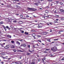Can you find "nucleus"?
<instances>
[{
    "instance_id": "nucleus-13",
    "label": "nucleus",
    "mask_w": 64,
    "mask_h": 64,
    "mask_svg": "<svg viewBox=\"0 0 64 64\" xmlns=\"http://www.w3.org/2000/svg\"><path fill=\"white\" fill-rule=\"evenodd\" d=\"M31 64H35V62H32L31 63Z\"/></svg>"
},
{
    "instance_id": "nucleus-41",
    "label": "nucleus",
    "mask_w": 64,
    "mask_h": 64,
    "mask_svg": "<svg viewBox=\"0 0 64 64\" xmlns=\"http://www.w3.org/2000/svg\"><path fill=\"white\" fill-rule=\"evenodd\" d=\"M50 50V49H46V50H48H48Z\"/></svg>"
},
{
    "instance_id": "nucleus-29",
    "label": "nucleus",
    "mask_w": 64,
    "mask_h": 64,
    "mask_svg": "<svg viewBox=\"0 0 64 64\" xmlns=\"http://www.w3.org/2000/svg\"><path fill=\"white\" fill-rule=\"evenodd\" d=\"M44 53H46L47 52L46 51H44Z\"/></svg>"
},
{
    "instance_id": "nucleus-2",
    "label": "nucleus",
    "mask_w": 64,
    "mask_h": 64,
    "mask_svg": "<svg viewBox=\"0 0 64 64\" xmlns=\"http://www.w3.org/2000/svg\"><path fill=\"white\" fill-rule=\"evenodd\" d=\"M9 48V45L6 46L4 47V48H5V49H8Z\"/></svg>"
},
{
    "instance_id": "nucleus-6",
    "label": "nucleus",
    "mask_w": 64,
    "mask_h": 64,
    "mask_svg": "<svg viewBox=\"0 0 64 64\" xmlns=\"http://www.w3.org/2000/svg\"><path fill=\"white\" fill-rule=\"evenodd\" d=\"M18 23L19 24H22V22L21 21L19 22H18Z\"/></svg>"
},
{
    "instance_id": "nucleus-7",
    "label": "nucleus",
    "mask_w": 64,
    "mask_h": 64,
    "mask_svg": "<svg viewBox=\"0 0 64 64\" xmlns=\"http://www.w3.org/2000/svg\"><path fill=\"white\" fill-rule=\"evenodd\" d=\"M8 38H11V36L9 35H8Z\"/></svg>"
},
{
    "instance_id": "nucleus-27",
    "label": "nucleus",
    "mask_w": 64,
    "mask_h": 64,
    "mask_svg": "<svg viewBox=\"0 0 64 64\" xmlns=\"http://www.w3.org/2000/svg\"><path fill=\"white\" fill-rule=\"evenodd\" d=\"M16 20H14L13 21V22H14V23H16Z\"/></svg>"
},
{
    "instance_id": "nucleus-43",
    "label": "nucleus",
    "mask_w": 64,
    "mask_h": 64,
    "mask_svg": "<svg viewBox=\"0 0 64 64\" xmlns=\"http://www.w3.org/2000/svg\"><path fill=\"white\" fill-rule=\"evenodd\" d=\"M19 40L20 41H22V40Z\"/></svg>"
},
{
    "instance_id": "nucleus-55",
    "label": "nucleus",
    "mask_w": 64,
    "mask_h": 64,
    "mask_svg": "<svg viewBox=\"0 0 64 64\" xmlns=\"http://www.w3.org/2000/svg\"><path fill=\"white\" fill-rule=\"evenodd\" d=\"M42 44V45H45V44H44L43 43Z\"/></svg>"
},
{
    "instance_id": "nucleus-51",
    "label": "nucleus",
    "mask_w": 64,
    "mask_h": 64,
    "mask_svg": "<svg viewBox=\"0 0 64 64\" xmlns=\"http://www.w3.org/2000/svg\"><path fill=\"white\" fill-rule=\"evenodd\" d=\"M46 17H49V16H46Z\"/></svg>"
},
{
    "instance_id": "nucleus-24",
    "label": "nucleus",
    "mask_w": 64,
    "mask_h": 64,
    "mask_svg": "<svg viewBox=\"0 0 64 64\" xmlns=\"http://www.w3.org/2000/svg\"><path fill=\"white\" fill-rule=\"evenodd\" d=\"M24 46L25 47L26 46V45L25 44H24Z\"/></svg>"
},
{
    "instance_id": "nucleus-61",
    "label": "nucleus",
    "mask_w": 64,
    "mask_h": 64,
    "mask_svg": "<svg viewBox=\"0 0 64 64\" xmlns=\"http://www.w3.org/2000/svg\"><path fill=\"white\" fill-rule=\"evenodd\" d=\"M36 45H37V46H39V45H38V44H36Z\"/></svg>"
},
{
    "instance_id": "nucleus-22",
    "label": "nucleus",
    "mask_w": 64,
    "mask_h": 64,
    "mask_svg": "<svg viewBox=\"0 0 64 64\" xmlns=\"http://www.w3.org/2000/svg\"><path fill=\"white\" fill-rule=\"evenodd\" d=\"M60 11L61 12H63V9H61L60 10Z\"/></svg>"
},
{
    "instance_id": "nucleus-8",
    "label": "nucleus",
    "mask_w": 64,
    "mask_h": 64,
    "mask_svg": "<svg viewBox=\"0 0 64 64\" xmlns=\"http://www.w3.org/2000/svg\"><path fill=\"white\" fill-rule=\"evenodd\" d=\"M36 36V34H32V36H33V37H35V36Z\"/></svg>"
},
{
    "instance_id": "nucleus-9",
    "label": "nucleus",
    "mask_w": 64,
    "mask_h": 64,
    "mask_svg": "<svg viewBox=\"0 0 64 64\" xmlns=\"http://www.w3.org/2000/svg\"><path fill=\"white\" fill-rule=\"evenodd\" d=\"M6 28H7V29H9V30H10V28H9V27H8V26H6Z\"/></svg>"
},
{
    "instance_id": "nucleus-25",
    "label": "nucleus",
    "mask_w": 64,
    "mask_h": 64,
    "mask_svg": "<svg viewBox=\"0 0 64 64\" xmlns=\"http://www.w3.org/2000/svg\"><path fill=\"white\" fill-rule=\"evenodd\" d=\"M24 44H21L20 45V46H24Z\"/></svg>"
},
{
    "instance_id": "nucleus-31",
    "label": "nucleus",
    "mask_w": 64,
    "mask_h": 64,
    "mask_svg": "<svg viewBox=\"0 0 64 64\" xmlns=\"http://www.w3.org/2000/svg\"><path fill=\"white\" fill-rule=\"evenodd\" d=\"M38 41H39V42H40V43H41V40H38Z\"/></svg>"
},
{
    "instance_id": "nucleus-5",
    "label": "nucleus",
    "mask_w": 64,
    "mask_h": 64,
    "mask_svg": "<svg viewBox=\"0 0 64 64\" xmlns=\"http://www.w3.org/2000/svg\"><path fill=\"white\" fill-rule=\"evenodd\" d=\"M28 10H30V11H31V10L32 11V8H28Z\"/></svg>"
},
{
    "instance_id": "nucleus-11",
    "label": "nucleus",
    "mask_w": 64,
    "mask_h": 64,
    "mask_svg": "<svg viewBox=\"0 0 64 64\" xmlns=\"http://www.w3.org/2000/svg\"><path fill=\"white\" fill-rule=\"evenodd\" d=\"M24 34H26V35H28V33L27 32H25Z\"/></svg>"
},
{
    "instance_id": "nucleus-17",
    "label": "nucleus",
    "mask_w": 64,
    "mask_h": 64,
    "mask_svg": "<svg viewBox=\"0 0 64 64\" xmlns=\"http://www.w3.org/2000/svg\"><path fill=\"white\" fill-rule=\"evenodd\" d=\"M4 30H5L6 31V27H5V26H4Z\"/></svg>"
},
{
    "instance_id": "nucleus-12",
    "label": "nucleus",
    "mask_w": 64,
    "mask_h": 64,
    "mask_svg": "<svg viewBox=\"0 0 64 64\" xmlns=\"http://www.w3.org/2000/svg\"><path fill=\"white\" fill-rule=\"evenodd\" d=\"M36 10V9H35L34 8H32V11H35Z\"/></svg>"
},
{
    "instance_id": "nucleus-21",
    "label": "nucleus",
    "mask_w": 64,
    "mask_h": 64,
    "mask_svg": "<svg viewBox=\"0 0 64 64\" xmlns=\"http://www.w3.org/2000/svg\"><path fill=\"white\" fill-rule=\"evenodd\" d=\"M13 50L14 51V52H16L17 51L16 50Z\"/></svg>"
},
{
    "instance_id": "nucleus-53",
    "label": "nucleus",
    "mask_w": 64,
    "mask_h": 64,
    "mask_svg": "<svg viewBox=\"0 0 64 64\" xmlns=\"http://www.w3.org/2000/svg\"><path fill=\"white\" fill-rule=\"evenodd\" d=\"M18 51V52H22L21 50H19Z\"/></svg>"
},
{
    "instance_id": "nucleus-3",
    "label": "nucleus",
    "mask_w": 64,
    "mask_h": 64,
    "mask_svg": "<svg viewBox=\"0 0 64 64\" xmlns=\"http://www.w3.org/2000/svg\"><path fill=\"white\" fill-rule=\"evenodd\" d=\"M42 34H43V35H46L47 34L48 32H44L42 33Z\"/></svg>"
},
{
    "instance_id": "nucleus-28",
    "label": "nucleus",
    "mask_w": 64,
    "mask_h": 64,
    "mask_svg": "<svg viewBox=\"0 0 64 64\" xmlns=\"http://www.w3.org/2000/svg\"><path fill=\"white\" fill-rule=\"evenodd\" d=\"M47 41H49L50 42H51V41H50V39L48 40Z\"/></svg>"
},
{
    "instance_id": "nucleus-60",
    "label": "nucleus",
    "mask_w": 64,
    "mask_h": 64,
    "mask_svg": "<svg viewBox=\"0 0 64 64\" xmlns=\"http://www.w3.org/2000/svg\"><path fill=\"white\" fill-rule=\"evenodd\" d=\"M56 21H58V19H56Z\"/></svg>"
},
{
    "instance_id": "nucleus-49",
    "label": "nucleus",
    "mask_w": 64,
    "mask_h": 64,
    "mask_svg": "<svg viewBox=\"0 0 64 64\" xmlns=\"http://www.w3.org/2000/svg\"><path fill=\"white\" fill-rule=\"evenodd\" d=\"M52 5H53V4H51L50 6H52Z\"/></svg>"
},
{
    "instance_id": "nucleus-52",
    "label": "nucleus",
    "mask_w": 64,
    "mask_h": 64,
    "mask_svg": "<svg viewBox=\"0 0 64 64\" xmlns=\"http://www.w3.org/2000/svg\"><path fill=\"white\" fill-rule=\"evenodd\" d=\"M4 61L5 62H8V61H7V60H4Z\"/></svg>"
},
{
    "instance_id": "nucleus-56",
    "label": "nucleus",
    "mask_w": 64,
    "mask_h": 64,
    "mask_svg": "<svg viewBox=\"0 0 64 64\" xmlns=\"http://www.w3.org/2000/svg\"><path fill=\"white\" fill-rule=\"evenodd\" d=\"M39 9H40V10H42V8H39Z\"/></svg>"
},
{
    "instance_id": "nucleus-42",
    "label": "nucleus",
    "mask_w": 64,
    "mask_h": 64,
    "mask_svg": "<svg viewBox=\"0 0 64 64\" xmlns=\"http://www.w3.org/2000/svg\"><path fill=\"white\" fill-rule=\"evenodd\" d=\"M62 60H64V58H62Z\"/></svg>"
},
{
    "instance_id": "nucleus-30",
    "label": "nucleus",
    "mask_w": 64,
    "mask_h": 64,
    "mask_svg": "<svg viewBox=\"0 0 64 64\" xmlns=\"http://www.w3.org/2000/svg\"><path fill=\"white\" fill-rule=\"evenodd\" d=\"M35 4L36 5V6H38V4L37 3H35Z\"/></svg>"
},
{
    "instance_id": "nucleus-59",
    "label": "nucleus",
    "mask_w": 64,
    "mask_h": 64,
    "mask_svg": "<svg viewBox=\"0 0 64 64\" xmlns=\"http://www.w3.org/2000/svg\"><path fill=\"white\" fill-rule=\"evenodd\" d=\"M56 21H54V22H55V23H56Z\"/></svg>"
},
{
    "instance_id": "nucleus-16",
    "label": "nucleus",
    "mask_w": 64,
    "mask_h": 64,
    "mask_svg": "<svg viewBox=\"0 0 64 64\" xmlns=\"http://www.w3.org/2000/svg\"><path fill=\"white\" fill-rule=\"evenodd\" d=\"M20 16L21 18H23V16L22 14L20 15Z\"/></svg>"
},
{
    "instance_id": "nucleus-40",
    "label": "nucleus",
    "mask_w": 64,
    "mask_h": 64,
    "mask_svg": "<svg viewBox=\"0 0 64 64\" xmlns=\"http://www.w3.org/2000/svg\"><path fill=\"white\" fill-rule=\"evenodd\" d=\"M49 1L50 2H52V0H49Z\"/></svg>"
},
{
    "instance_id": "nucleus-23",
    "label": "nucleus",
    "mask_w": 64,
    "mask_h": 64,
    "mask_svg": "<svg viewBox=\"0 0 64 64\" xmlns=\"http://www.w3.org/2000/svg\"><path fill=\"white\" fill-rule=\"evenodd\" d=\"M37 37H41V36L37 35Z\"/></svg>"
},
{
    "instance_id": "nucleus-35",
    "label": "nucleus",
    "mask_w": 64,
    "mask_h": 64,
    "mask_svg": "<svg viewBox=\"0 0 64 64\" xmlns=\"http://www.w3.org/2000/svg\"><path fill=\"white\" fill-rule=\"evenodd\" d=\"M56 3H59V1H56Z\"/></svg>"
},
{
    "instance_id": "nucleus-20",
    "label": "nucleus",
    "mask_w": 64,
    "mask_h": 64,
    "mask_svg": "<svg viewBox=\"0 0 64 64\" xmlns=\"http://www.w3.org/2000/svg\"><path fill=\"white\" fill-rule=\"evenodd\" d=\"M45 12L46 13H48V11L47 10H45Z\"/></svg>"
},
{
    "instance_id": "nucleus-4",
    "label": "nucleus",
    "mask_w": 64,
    "mask_h": 64,
    "mask_svg": "<svg viewBox=\"0 0 64 64\" xmlns=\"http://www.w3.org/2000/svg\"><path fill=\"white\" fill-rule=\"evenodd\" d=\"M10 47V48H15L14 46L13 45H12Z\"/></svg>"
},
{
    "instance_id": "nucleus-19",
    "label": "nucleus",
    "mask_w": 64,
    "mask_h": 64,
    "mask_svg": "<svg viewBox=\"0 0 64 64\" xmlns=\"http://www.w3.org/2000/svg\"><path fill=\"white\" fill-rule=\"evenodd\" d=\"M30 53H28L27 54V55H30Z\"/></svg>"
},
{
    "instance_id": "nucleus-37",
    "label": "nucleus",
    "mask_w": 64,
    "mask_h": 64,
    "mask_svg": "<svg viewBox=\"0 0 64 64\" xmlns=\"http://www.w3.org/2000/svg\"><path fill=\"white\" fill-rule=\"evenodd\" d=\"M26 17H29V16L28 15H27L26 16Z\"/></svg>"
},
{
    "instance_id": "nucleus-26",
    "label": "nucleus",
    "mask_w": 64,
    "mask_h": 64,
    "mask_svg": "<svg viewBox=\"0 0 64 64\" xmlns=\"http://www.w3.org/2000/svg\"><path fill=\"white\" fill-rule=\"evenodd\" d=\"M11 42L12 43H14V42L13 41H11Z\"/></svg>"
},
{
    "instance_id": "nucleus-45",
    "label": "nucleus",
    "mask_w": 64,
    "mask_h": 64,
    "mask_svg": "<svg viewBox=\"0 0 64 64\" xmlns=\"http://www.w3.org/2000/svg\"><path fill=\"white\" fill-rule=\"evenodd\" d=\"M23 18V19H24V20H25V19H26V18Z\"/></svg>"
},
{
    "instance_id": "nucleus-32",
    "label": "nucleus",
    "mask_w": 64,
    "mask_h": 64,
    "mask_svg": "<svg viewBox=\"0 0 64 64\" xmlns=\"http://www.w3.org/2000/svg\"><path fill=\"white\" fill-rule=\"evenodd\" d=\"M34 21L35 22H37V20H34Z\"/></svg>"
},
{
    "instance_id": "nucleus-63",
    "label": "nucleus",
    "mask_w": 64,
    "mask_h": 64,
    "mask_svg": "<svg viewBox=\"0 0 64 64\" xmlns=\"http://www.w3.org/2000/svg\"><path fill=\"white\" fill-rule=\"evenodd\" d=\"M2 5H4V4H2Z\"/></svg>"
},
{
    "instance_id": "nucleus-38",
    "label": "nucleus",
    "mask_w": 64,
    "mask_h": 64,
    "mask_svg": "<svg viewBox=\"0 0 64 64\" xmlns=\"http://www.w3.org/2000/svg\"><path fill=\"white\" fill-rule=\"evenodd\" d=\"M3 44H1V46H2V47H4V46H3Z\"/></svg>"
},
{
    "instance_id": "nucleus-58",
    "label": "nucleus",
    "mask_w": 64,
    "mask_h": 64,
    "mask_svg": "<svg viewBox=\"0 0 64 64\" xmlns=\"http://www.w3.org/2000/svg\"><path fill=\"white\" fill-rule=\"evenodd\" d=\"M8 21V22H10L11 23V21H10V20Z\"/></svg>"
},
{
    "instance_id": "nucleus-10",
    "label": "nucleus",
    "mask_w": 64,
    "mask_h": 64,
    "mask_svg": "<svg viewBox=\"0 0 64 64\" xmlns=\"http://www.w3.org/2000/svg\"><path fill=\"white\" fill-rule=\"evenodd\" d=\"M17 44H18L19 45H20V43L19 42H18V41H17L16 42Z\"/></svg>"
},
{
    "instance_id": "nucleus-34",
    "label": "nucleus",
    "mask_w": 64,
    "mask_h": 64,
    "mask_svg": "<svg viewBox=\"0 0 64 64\" xmlns=\"http://www.w3.org/2000/svg\"><path fill=\"white\" fill-rule=\"evenodd\" d=\"M28 48H30V45H28Z\"/></svg>"
},
{
    "instance_id": "nucleus-33",
    "label": "nucleus",
    "mask_w": 64,
    "mask_h": 64,
    "mask_svg": "<svg viewBox=\"0 0 64 64\" xmlns=\"http://www.w3.org/2000/svg\"><path fill=\"white\" fill-rule=\"evenodd\" d=\"M24 31H23V30L22 31V33H24Z\"/></svg>"
},
{
    "instance_id": "nucleus-15",
    "label": "nucleus",
    "mask_w": 64,
    "mask_h": 64,
    "mask_svg": "<svg viewBox=\"0 0 64 64\" xmlns=\"http://www.w3.org/2000/svg\"><path fill=\"white\" fill-rule=\"evenodd\" d=\"M3 24V22H0V24Z\"/></svg>"
},
{
    "instance_id": "nucleus-46",
    "label": "nucleus",
    "mask_w": 64,
    "mask_h": 64,
    "mask_svg": "<svg viewBox=\"0 0 64 64\" xmlns=\"http://www.w3.org/2000/svg\"><path fill=\"white\" fill-rule=\"evenodd\" d=\"M18 4L19 5H20V3H18Z\"/></svg>"
},
{
    "instance_id": "nucleus-48",
    "label": "nucleus",
    "mask_w": 64,
    "mask_h": 64,
    "mask_svg": "<svg viewBox=\"0 0 64 64\" xmlns=\"http://www.w3.org/2000/svg\"><path fill=\"white\" fill-rule=\"evenodd\" d=\"M52 22H50V24L51 25H52Z\"/></svg>"
},
{
    "instance_id": "nucleus-57",
    "label": "nucleus",
    "mask_w": 64,
    "mask_h": 64,
    "mask_svg": "<svg viewBox=\"0 0 64 64\" xmlns=\"http://www.w3.org/2000/svg\"><path fill=\"white\" fill-rule=\"evenodd\" d=\"M30 52L31 53L32 52V51H30Z\"/></svg>"
},
{
    "instance_id": "nucleus-47",
    "label": "nucleus",
    "mask_w": 64,
    "mask_h": 64,
    "mask_svg": "<svg viewBox=\"0 0 64 64\" xmlns=\"http://www.w3.org/2000/svg\"><path fill=\"white\" fill-rule=\"evenodd\" d=\"M16 15H17V16H18V15H19V14H16Z\"/></svg>"
},
{
    "instance_id": "nucleus-36",
    "label": "nucleus",
    "mask_w": 64,
    "mask_h": 64,
    "mask_svg": "<svg viewBox=\"0 0 64 64\" xmlns=\"http://www.w3.org/2000/svg\"><path fill=\"white\" fill-rule=\"evenodd\" d=\"M60 5H62V3L61 2H60Z\"/></svg>"
},
{
    "instance_id": "nucleus-64",
    "label": "nucleus",
    "mask_w": 64,
    "mask_h": 64,
    "mask_svg": "<svg viewBox=\"0 0 64 64\" xmlns=\"http://www.w3.org/2000/svg\"><path fill=\"white\" fill-rule=\"evenodd\" d=\"M20 64H22V62H20Z\"/></svg>"
},
{
    "instance_id": "nucleus-1",
    "label": "nucleus",
    "mask_w": 64,
    "mask_h": 64,
    "mask_svg": "<svg viewBox=\"0 0 64 64\" xmlns=\"http://www.w3.org/2000/svg\"><path fill=\"white\" fill-rule=\"evenodd\" d=\"M56 48L55 46H54L53 48H51V50L55 52V51H56Z\"/></svg>"
},
{
    "instance_id": "nucleus-54",
    "label": "nucleus",
    "mask_w": 64,
    "mask_h": 64,
    "mask_svg": "<svg viewBox=\"0 0 64 64\" xmlns=\"http://www.w3.org/2000/svg\"><path fill=\"white\" fill-rule=\"evenodd\" d=\"M16 0V1H20V0Z\"/></svg>"
},
{
    "instance_id": "nucleus-50",
    "label": "nucleus",
    "mask_w": 64,
    "mask_h": 64,
    "mask_svg": "<svg viewBox=\"0 0 64 64\" xmlns=\"http://www.w3.org/2000/svg\"><path fill=\"white\" fill-rule=\"evenodd\" d=\"M1 63H2V64H3V63H4V62H2Z\"/></svg>"
},
{
    "instance_id": "nucleus-44",
    "label": "nucleus",
    "mask_w": 64,
    "mask_h": 64,
    "mask_svg": "<svg viewBox=\"0 0 64 64\" xmlns=\"http://www.w3.org/2000/svg\"><path fill=\"white\" fill-rule=\"evenodd\" d=\"M52 31V30H50V32H51Z\"/></svg>"
},
{
    "instance_id": "nucleus-39",
    "label": "nucleus",
    "mask_w": 64,
    "mask_h": 64,
    "mask_svg": "<svg viewBox=\"0 0 64 64\" xmlns=\"http://www.w3.org/2000/svg\"><path fill=\"white\" fill-rule=\"evenodd\" d=\"M61 20H64V18H61Z\"/></svg>"
},
{
    "instance_id": "nucleus-62",
    "label": "nucleus",
    "mask_w": 64,
    "mask_h": 64,
    "mask_svg": "<svg viewBox=\"0 0 64 64\" xmlns=\"http://www.w3.org/2000/svg\"><path fill=\"white\" fill-rule=\"evenodd\" d=\"M5 44V43H4L2 44H3V45H4V44Z\"/></svg>"
},
{
    "instance_id": "nucleus-18",
    "label": "nucleus",
    "mask_w": 64,
    "mask_h": 64,
    "mask_svg": "<svg viewBox=\"0 0 64 64\" xmlns=\"http://www.w3.org/2000/svg\"><path fill=\"white\" fill-rule=\"evenodd\" d=\"M58 40V38L57 39H54V41H56L57 40Z\"/></svg>"
},
{
    "instance_id": "nucleus-14",
    "label": "nucleus",
    "mask_w": 64,
    "mask_h": 64,
    "mask_svg": "<svg viewBox=\"0 0 64 64\" xmlns=\"http://www.w3.org/2000/svg\"><path fill=\"white\" fill-rule=\"evenodd\" d=\"M42 61H43V62H44V60H45V58H44L42 60Z\"/></svg>"
}]
</instances>
